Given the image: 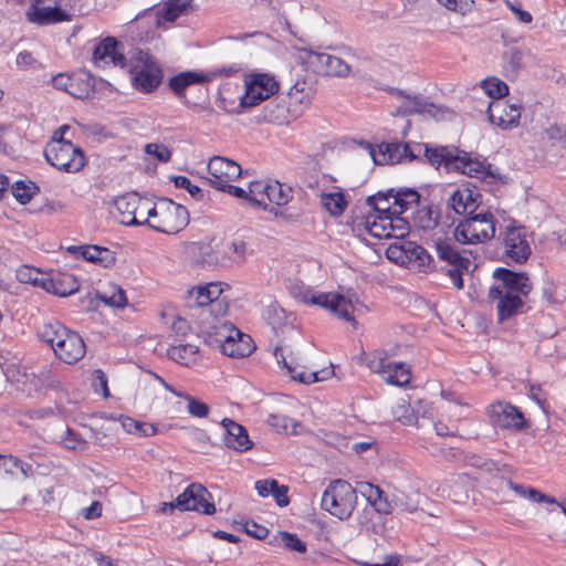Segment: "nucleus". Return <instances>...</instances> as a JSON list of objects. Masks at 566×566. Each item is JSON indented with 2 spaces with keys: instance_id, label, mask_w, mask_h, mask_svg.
Here are the masks:
<instances>
[{
  "instance_id": "obj_1",
  "label": "nucleus",
  "mask_w": 566,
  "mask_h": 566,
  "mask_svg": "<svg viewBox=\"0 0 566 566\" xmlns=\"http://www.w3.org/2000/svg\"><path fill=\"white\" fill-rule=\"evenodd\" d=\"M493 277L495 282L489 290V298L495 304L499 321L503 322L521 312L533 284L526 273L504 268H497Z\"/></svg>"
},
{
  "instance_id": "obj_2",
  "label": "nucleus",
  "mask_w": 566,
  "mask_h": 566,
  "mask_svg": "<svg viewBox=\"0 0 566 566\" xmlns=\"http://www.w3.org/2000/svg\"><path fill=\"white\" fill-rule=\"evenodd\" d=\"M193 11V0H167L161 6L142 13L133 21L127 32L133 41L146 42L153 28L168 29L175 21Z\"/></svg>"
},
{
  "instance_id": "obj_3",
  "label": "nucleus",
  "mask_w": 566,
  "mask_h": 566,
  "mask_svg": "<svg viewBox=\"0 0 566 566\" xmlns=\"http://www.w3.org/2000/svg\"><path fill=\"white\" fill-rule=\"evenodd\" d=\"M38 334L39 338L53 349L55 356L66 364H74L85 355L82 337L60 322L43 324Z\"/></svg>"
},
{
  "instance_id": "obj_4",
  "label": "nucleus",
  "mask_w": 566,
  "mask_h": 566,
  "mask_svg": "<svg viewBox=\"0 0 566 566\" xmlns=\"http://www.w3.org/2000/svg\"><path fill=\"white\" fill-rule=\"evenodd\" d=\"M431 247L438 261L436 269L448 276L457 290H462L464 287L462 276L470 272L471 260L455 249L451 238H443L438 232L431 238Z\"/></svg>"
},
{
  "instance_id": "obj_5",
  "label": "nucleus",
  "mask_w": 566,
  "mask_h": 566,
  "mask_svg": "<svg viewBox=\"0 0 566 566\" xmlns=\"http://www.w3.org/2000/svg\"><path fill=\"white\" fill-rule=\"evenodd\" d=\"M295 298L304 304L316 305L322 308L329 311L336 317L344 319L354 326L357 325L356 319L353 316L354 303L350 298L345 297L338 293H318L306 286H295L293 289Z\"/></svg>"
},
{
  "instance_id": "obj_6",
  "label": "nucleus",
  "mask_w": 566,
  "mask_h": 566,
  "mask_svg": "<svg viewBox=\"0 0 566 566\" xmlns=\"http://www.w3.org/2000/svg\"><path fill=\"white\" fill-rule=\"evenodd\" d=\"M223 284L221 282H211L206 285L192 287L187 292V306L198 311L197 321L206 317V314H227L228 300L222 295Z\"/></svg>"
},
{
  "instance_id": "obj_7",
  "label": "nucleus",
  "mask_w": 566,
  "mask_h": 566,
  "mask_svg": "<svg viewBox=\"0 0 566 566\" xmlns=\"http://www.w3.org/2000/svg\"><path fill=\"white\" fill-rule=\"evenodd\" d=\"M359 493L367 500V502L380 514H389L395 507L406 512H415L419 505L418 493L407 494L403 491L397 490L389 501L384 491L369 482H358Z\"/></svg>"
},
{
  "instance_id": "obj_8",
  "label": "nucleus",
  "mask_w": 566,
  "mask_h": 566,
  "mask_svg": "<svg viewBox=\"0 0 566 566\" xmlns=\"http://www.w3.org/2000/svg\"><path fill=\"white\" fill-rule=\"evenodd\" d=\"M357 492L358 488L354 489L347 481L335 480L324 491L321 506L339 520H346L356 507Z\"/></svg>"
},
{
  "instance_id": "obj_9",
  "label": "nucleus",
  "mask_w": 566,
  "mask_h": 566,
  "mask_svg": "<svg viewBox=\"0 0 566 566\" xmlns=\"http://www.w3.org/2000/svg\"><path fill=\"white\" fill-rule=\"evenodd\" d=\"M44 156L50 165L66 172H77L85 165L83 150L64 138L52 137Z\"/></svg>"
},
{
  "instance_id": "obj_10",
  "label": "nucleus",
  "mask_w": 566,
  "mask_h": 566,
  "mask_svg": "<svg viewBox=\"0 0 566 566\" xmlns=\"http://www.w3.org/2000/svg\"><path fill=\"white\" fill-rule=\"evenodd\" d=\"M132 59L134 64L129 73L133 86L143 93L154 92L163 80L159 64L148 52L142 50H138Z\"/></svg>"
},
{
  "instance_id": "obj_11",
  "label": "nucleus",
  "mask_w": 566,
  "mask_h": 566,
  "mask_svg": "<svg viewBox=\"0 0 566 566\" xmlns=\"http://www.w3.org/2000/svg\"><path fill=\"white\" fill-rule=\"evenodd\" d=\"M531 235L525 227L514 221L507 224L500 232L503 256L506 262L522 264L527 261L532 253Z\"/></svg>"
},
{
  "instance_id": "obj_12",
  "label": "nucleus",
  "mask_w": 566,
  "mask_h": 566,
  "mask_svg": "<svg viewBox=\"0 0 566 566\" xmlns=\"http://www.w3.org/2000/svg\"><path fill=\"white\" fill-rule=\"evenodd\" d=\"M495 234L492 213L482 212L461 221L453 231L454 239L463 244H476L491 240Z\"/></svg>"
},
{
  "instance_id": "obj_13",
  "label": "nucleus",
  "mask_w": 566,
  "mask_h": 566,
  "mask_svg": "<svg viewBox=\"0 0 566 566\" xmlns=\"http://www.w3.org/2000/svg\"><path fill=\"white\" fill-rule=\"evenodd\" d=\"M153 229L166 234H175L189 223L188 210L170 199L163 198L154 209Z\"/></svg>"
},
{
  "instance_id": "obj_14",
  "label": "nucleus",
  "mask_w": 566,
  "mask_h": 566,
  "mask_svg": "<svg viewBox=\"0 0 566 566\" xmlns=\"http://www.w3.org/2000/svg\"><path fill=\"white\" fill-rule=\"evenodd\" d=\"M297 60L314 73L323 76L345 77L350 72V66L343 59L325 52L301 49Z\"/></svg>"
},
{
  "instance_id": "obj_15",
  "label": "nucleus",
  "mask_w": 566,
  "mask_h": 566,
  "mask_svg": "<svg viewBox=\"0 0 566 566\" xmlns=\"http://www.w3.org/2000/svg\"><path fill=\"white\" fill-rule=\"evenodd\" d=\"M274 356L281 368L285 370V374L289 375L291 379L301 384L311 385L324 381L332 378L334 375L332 365L318 371H305L304 366L301 365V358L294 353L285 355L282 348H275Z\"/></svg>"
},
{
  "instance_id": "obj_16",
  "label": "nucleus",
  "mask_w": 566,
  "mask_h": 566,
  "mask_svg": "<svg viewBox=\"0 0 566 566\" xmlns=\"http://www.w3.org/2000/svg\"><path fill=\"white\" fill-rule=\"evenodd\" d=\"M245 92L240 96L239 107H253L279 91V83L268 73H252L244 78Z\"/></svg>"
},
{
  "instance_id": "obj_17",
  "label": "nucleus",
  "mask_w": 566,
  "mask_h": 566,
  "mask_svg": "<svg viewBox=\"0 0 566 566\" xmlns=\"http://www.w3.org/2000/svg\"><path fill=\"white\" fill-rule=\"evenodd\" d=\"M6 375L7 378L15 385L18 390L27 395H32L33 392L54 385V377L48 368L35 373L31 368L13 366L8 368Z\"/></svg>"
},
{
  "instance_id": "obj_18",
  "label": "nucleus",
  "mask_w": 566,
  "mask_h": 566,
  "mask_svg": "<svg viewBox=\"0 0 566 566\" xmlns=\"http://www.w3.org/2000/svg\"><path fill=\"white\" fill-rule=\"evenodd\" d=\"M227 314H206L197 321L198 331L205 343L214 348L231 335L239 336V329L226 318Z\"/></svg>"
},
{
  "instance_id": "obj_19",
  "label": "nucleus",
  "mask_w": 566,
  "mask_h": 566,
  "mask_svg": "<svg viewBox=\"0 0 566 566\" xmlns=\"http://www.w3.org/2000/svg\"><path fill=\"white\" fill-rule=\"evenodd\" d=\"M368 367L389 385L403 387L411 379L409 367L403 363L390 361L384 352H375L368 360Z\"/></svg>"
},
{
  "instance_id": "obj_20",
  "label": "nucleus",
  "mask_w": 566,
  "mask_h": 566,
  "mask_svg": "<svg viewBox=\"0 0 566 566\" xmlns=\"http://www.w3.org/2000/svg\"><path fill=\"white\" fill-rule=\"evenodd\" d=\"M365 147L376 165H396L418 158L416 144L410 146L403 143H384L375 148L367 143Z\"/></svg>"
},
{
  "instance_id": "obj_21",
  "label": "nucleus",
  "mask_w": 566,
  "mask_h": 566,
  "mask_svg": "<svg viewBox=\"0 0 566 566\" xmlns=\"http://www.w3.org/2000/svg\"><path fill=\"white\" fill-rule=\"evenodd\" d=\"M395 213L390 216L377 217L376 219H367L366 228L368 232L378 239H402L409 233L408 221Z\"/></svg>"
},
{
  "instance_id": "obj_22",
  "label": "nucleus",
  "mask_w": 566,
  "mask_h": 566,
  "mask_svg": "<svg viewBox=\"0 0 566 566\" xmlns=\"http://www.w3.org/2000/svg\"><path fill=\"white\" fill-rule=\"evenodd\" d=\"M488 415L491 423L501 429L521 431L527 427L522 411L510 402H493L488 408Z\"/></svg>"
},
{
  "instance_id": "obj_23",
  "label": "nucleus",
  "mask_w": 566,
  "mask_h": 566,
  "mask_svg": "<svg viewBox=\"0 0 566 566\" xmlns=\"http://www.w3.org/2000/svg\"><path fill=\"white\" fill-rule=\"evenodd\" d=\"M241 174V166L232 159L214 156L208 163V181L218 190L228 187Z\"/></svg>"
},
{
  "instance_id": "obj_24",
  "label": "nucleus",
  "mask_w": 566,
  "mask_h": 566,
  "mask_svg": "<svg viewBox=\"0 0 566 566\" xmlns=\"http://www.w3.org/2000/svg\"><path fill=\"white\" fill-rule=\"evenodd\" d=\"M211 495L207 489L198 483H192L176 499V506L181 511H197L207 515L216 512L214 504L210 502Z\"/></svg>"
},
{
  "instance_id": "obj_25",
  "label": "nucleus",
  "mask_w": 566,
  "mask_h": 566,
  "mask_svg": "<svg viewBox=\"0 0 566 566\" xmlns=\"http://www.w3.org/2000/svg\"><path fill=\"white\" fill-rule=\"evenodd\" d=\"M522 105L518 102L497 99L489 104L488 115L492 124L501 129H512L518 126Z\"/></svg>"
},
{
  "instance_id": "obj_26",
  "label": "nucleus",
  "mask_w": 566,
  "mask_h": 566,
  "mask_svg": "<svg viewBox=\"0 0 566 566\" xmlns=\"http://www.w3.org/2000/svg\"><path fill=\"white\" fill-rule=\"evenodd\" d=\"M93 62L97 67L126 66L123 45L113 36L102 40L93 51Z\"/></svg>"
},
{
  "instance_id": "obj_27",
  "label": "nucleus",
  "mask_w": 566,
  "mask_h": 566,
  "mask_svg": "<svg viewBox=\"0 0 566 566\" xmlns=\"http://www.w3.org/2000/svg\"><path fill=\"white\" fill-rule=\"evenodd\" d=\"M451 165L453 166V170L461 171L471 178L480 180L494 179L491 165L488 164L485 159L472 156L471 154L458 150L457 157Z\"/></svg>"
},
{
  "instance_id": "obj_28",
  "label": "nucleus",
  "mask_w": 566,
  "mask_h": 566,
  "mask_svg": "<svg viewBox=\"0 0 566 566\" xmlns=\"http://www.w3.org/2000/svg\"><path fill=\"white\" fill-rule=\"evenodd\" d=\"M27 18L31 23L49 25L70 21V15L57 7L45 6L43 0H33L27 10Z\"/></svg>"
},
{
  "instance_id": "obj_29",
  "label": "nucleus",
  "mask_w": 566,
  "mask_h": 566,
  "mask_svg": "<svg viewBox=\"0 0 566 566\" xmlns=\"http://www.w3.org/2000/svg\"><path fill=\"white\" fill-rule=\"evenodd\" d=\"M221 426L224 429L222 440L228 449L244 452L252 448V441L243 426L229 418L222 419Z\"/></svg>"
},
{
  "instance_id": "obj_30",
  "label": "nucleus",
  "mask_w": 566,
  "mask_h": 566,
  "mask_svg": "<svg viewBox=\"0 0 566 566\" xmlns=\"http://www.w3.org/2000/svg\"><path fill=\"white\" fill-rule=\"evenodd\" d=\"M67 251L75 258H83L84 260L101 265L103 268H109L115 264V253L107 248L98 245H71Z\"/></svg>"
},
{
  "instance_id": "obj_31",
  "label": "nucleus",
  "mask_w": 566,
  "mask_h": 566,
  "mask_svg": "<svg viewBox=\"0 0 566 566\" xmlns=\"http://www.w3.org/2000/svg\"><path fill=\"white\" fill-rule=\"evenodd\" d=\"M41 286L49 293L64 297L75 293L80 284L74 275L57 272L51 276L42 277Z\"/></svg>"
},
{
  "instance_id": "obj_32",
  "label": "nucleus",
  "mask_w": 566,
  "mask_h": 566,
  "mask_svg": "<svg viewBox=\"0 0 566 566\" xmlns=\"http://www.w3.org/2000/svg\"><path fill=\"white\" fill-rule=\"evenodd\" d=\"M312 88L304 81H297L287 93V112L301 116L312 102Z\"/></svg>"
},
{
  "instance_id": "obj_33",
  "label": "nucleus",
  "mask_w": 566,
  "mask_h": 566,
  "mask_svg": "<svg viewBox=\"0 0 566 566\" xmlns=\"http://www.w3.org/2000/svg\"><path fill=\"white\" fill-rule=\"evenodd\" d=\"M479 198L476 189L462 186L452 193L449 205L458 214L472 213L478 207Z\"/></svg>"
},
{
  "instance_id": "obj_34",
  "label": "nucleus",
  "mask_w": 566,
  "mask_h": 566,
  "mask_svg": "<svg viewBox=\"0 0 566 566\" xmlns=\"http://www.w3.org/2000/svg\"><path fill=\"white\" fill-rule=\"evenodd\" d=\"M214 348L220 349L229 357L235 358L249 356L254 350L250 336L243 334L240 329L239 336L231 335V337H227V340L221 342V345H217Z\"/></svg>"
},
{
  "instance_id": "obj_35",
  "label": "nucleus",
  "mask_w": 566,
  "mask_h": 566,
  "mask_svg": "<svg viewBox=\"0 0 566 566\" xmlns=\"http://www.w3.org/2000/svg\"><path fill=\"white\" fill-rule=\"evenodd\" d=\"M416 153L418 157L423 153L428 161L437 167L443 165L447 170H453L451 165L457 157L458 149H449L448 147H429L423 144H416Z\"/></svg>"
},
{
  "instance_id": "obj_36",
  "label": "nucleus",
  "mask_w": 566,
  "mask_h": 566,
  "mask_svg": "<svg viewBox=\"0 0 566 566\" xmlns=\"http://www.w3.org/2000/svg\"><path fill=\"white\" fill-rule=\"evenodd\" d=\"M209 83L203 71H186L178 73L169 80V88L179 97L185 96L186 90L195 84Z\"/></svg>"
},
{
  "instance_id": "obj_37",
  "label": "nucleus",
  "mask_w": 566,
  "mask_h": 566,
  "mask_svg": "<svg viewBox=\"0 0 566 566\" xmlns=\"http://www.w3.org/2000/svg\"><path fill=\"white\" fill-rule=\"evenodd\" d=\"M140 197L135 192H129L117 197L114 200V206L119 213V221L125 226H130V222L135 220L136 209L138 208Z\"/></svg>"
},
{
  "instance_id": "obj_38",
  "label": "nucleus",
  "mask_w": 566,
  "mask_h": 566,
  "mask_svg": "<svg viewBox=\"0 0 566 566\" xmlns=\"http://www.w3.org/2000/svg\"><path fill=\"white\" fill-rule=\"evenodd\" d=\"M199 347L196 344H172L167 350L168 356L178 364L189 366L197 361Z\"/></svg>"
},
{
  "instance_id": "obj_39",
  "label": "nucleus",
  "mask_w": 566,
  "mask_h": 566,
  "mask_svg": "<svg viewBox=\"0 0 566 566\" xmlns=\"http://www.w3.org/2000/svg\"><path fill=\"white\" fill-rule=\"evenodd\" d=\"M392 192L388 195L378 193L376 196L368 197L367 205L373 209L367 219H376L377 217L390 216L397 213L395 206L392 205Z\"/></svg>"
},
{
  "instance_id": "obj_40",
  "label": "nucleus",
  "mask_w": 566,
  "mask_h": 566,
  "mask_svg": "<svg viewBox=\"0 0 566 566\" xmlns=\"http://www.w3.org/2000/svg\"><path fill=\"white\" fill-rule=\"evenodd\" d=\"M321 203L333 217H339L347 207V200L342 191L323 192L319 196Z\"/></svg>"
},
{
  "instance_id": "obj_41",
  "label": "nucleus",
  "mask_w": 566,
  "mask_h": 566,
  "mask_svg": "<svg viewBox=\"0 0 566 566\" xmlns=\"http://www.w3.org/2000/svg\"><path fill=\"white\" fill-rule=\"evenodd\" d=\"M268 191V205L285 206L292 199L291 187L282 185L277 180H269Z\"/></svg>"
},
{
  "instance_id": "obj_42",
  "label": "nucleus",
  "mask_w": 566,
  "mask_h": 566,
  "mask_svg": "<svg viewBox=\"0 0 566 566\" xmlns=\"http://www.w3.org/2000/svg\"><path fill=\"white\" fill-rule=\"evenodd\" d=\"M269 180H256L252 181L249 185V202L251 206L259 207L263 210L268 209V199L266 196Z\"/></svg>"
},
{
  "instance_id": "obj_43",
  "label": "nucleus",
  "mask_w": 566,
  "mask_h": 566,
  "mask_svg": "<svg viewBox=\"0 0 566 566\" xmlns=\"http://www.w3.org/2000/svg\"><path fill=\"white\" fill-rule=\"evenodd\" d=\"M391 197L392 205L395 206V211L397 213H403L408 209L418 205L420 198L419 193L412 189L397 191L396 193H392Z\"/></svg>"
},
{
  "instance_id": "obj_44",
  "label": "nucleus",
  "mask_w": 566,
  "mask_h": 566,
  "mask_svg": "<svg viewBox=\"0 0 566 566\" xmlns=\"http://www.w3.org/2000/svg\"><path fill=\"white\" fill-rule=\"evenodd\" d=\"M407 248L409 249V261L418 262V265L424 271L436 269L434 259L423 249L415 242L408 241Z\"/></svg>"
},
{
  "instance_id": "obj_45",
  "label": "nucleus",
  "mask_w": 566,
  "mask_h": 566,
  "mask_svg": "<svg viewBox=\"0 0 566 566\" xmlns=\"http://www.w3.org/2000/svg\"><path fill=\"white\" fill-rule=\"evenodd\" d=\"M154 209H156V203H153L149 199L140 197L138 208L133 214L135 216V220L130 222V226L147 224L153 229V220L155 217Z\"/></svg>"
},
{
  "instance_id": "obj_46",
  "label": "nucleus",
  "mask_w": 566,
  "mask_h": 566,
  "mask_svg": "<svg viewBox=\"0 0 566 566\" xmlns=\"http://www.w3.org/2000/svg\"><path fill=\"white\" fill-rule=\"evenodd\" d=\"M92 91V81L85 75H72V83L69 86L67 93L76 98H85Z\"/></svg>"
},
{
  "instance_id": "obj_47",
  "label": "nucleus",
  "mask_w": 566,
  "mask_h": 566,
  "mask_svg": "<svg viewBox=\"0 0 566 566\" xmlns=\"http://www.w3.org/2000/svg\"><path fill=\"white\" fill-rule=\"evenodd\" d=\"M481 87L486 95L494 98V101L502 99L509 93V86L503 81L496 77H490L481 82Z\"/></svg>"
},
{
  "instance_id": "obj_48",
  "label": "nucleus",
  "mask_w": 566,
  "mask_h": 566,
  "mask_svg": "<svg viewBox=\"0 0 566 566\" xmlns=\"http://www.w3.org/2000/svg\"><path fill=\"white\" fill-rule=\"evenodd\" d=\"M392 416L402 424L411 426L417 423V418L406 400H400L392 407Z\"/></svg>"
},
{
  "instance_id": "obj_49",
  "label": "nucleus",
  "mask_w": 566,
  "mask_h": 566,
  "mask_svg": "<svg viewBox=\"0 0 566 566\" xmlns=\"http://www.w3.org/2000/svg\"><path fill=\"white\" fill-rule=\"evenodd\" d=\"M405 109L409 113L429 114L434 116L437 106L432 103L424 101L422 97H409L405 104Z\"/></svg>"
},
{
  "instance_id": "obj_50",
  "label": "nucleus",
  "mask_w": 566,
  "mask_h": 566,
  "mask_svg": "<svg viewBox=\"0 0 566 566\" xmlns=\"http://www.w3.org/2000/svg\"><path fill=\"white\" fill-rule=\"evenodd\" d=\"M36 186L33 182L25 184L17 181L12 185L11 191L13 197L22 205L28 203L35 193Z\"/></svg>"
},
{
  "instance_id": "obj_51",
  "label": "nucleus",
  "mask_w": 566,
  "mask_h": 566,
  "mask_svg": "<svg viewBox=\"0 0 566 566\" xmlns=\"http://www.w3.org/2000/svg\"><path fill=\"white\" fill-rule=\"evenodd\" d=\"M99 298L105 304L114 307H124L127 303L125 291L117 285H113L108 292H103Z\"/></svg>"
},
{
  "instance_id": "obj_52",
  "label": "nucleus",
  "mask_w": 566,
  "mask_h": 566,
  "mask_svg": "<svg viewBox=\"0 0 566 566\" xmlns=\"http://www.w3.org/2000/svg\"><path fill=\"white\" fill-rule=\"evenodd\" d=\"M438 212L431 208H423L418 210L416 222L417 226L423 230H433L438 223Z\"/></svg>"
},
{
  "instance_id": "obj_53",
  "label": "nucleus",
  "mask_w": 566,
  "mask_h": 566,
  "mask_svg": "<svg viewBox=\"0 0 566 566\" xmlns=\"http://www.w3.org/2000/svg\"><path fill=\"white\" fill-rule=\"evenodd\" d=\"M45 277L41 272H39L34 268H30L28 265H23L17 271V279L21 283L33 284L41 286V280Z\"/></svg>"
},
{
  "instance_id": "obj_54",
  "label": "nucleus",
  "mask_w": 566,
  "mask_h": 566,
  "mask_svg": "<svg viewBox=\"0 0 566 566\" xmlns=\"http://www.w3.org/2000/svg\"><path fill=\"white\" fill-rule=\"evenodd\" d=\"M407 242H402L400 244L394 243L390 244L386 251L387 258L396 263H406L409 261V249L407 248Z\"/></svg>"
},
{
  "instance_id": "obj_55",
  "label": "nucleus",
  "mask_w": 566,
  "mask_h": 566,
  "mask_svg": "<svg viewBox=\"0 0 566 566\" xmlns=\"http://www.w3.org/2000/svg\"><path fill=\"white\" fill-rule=\"evenodd\" d=\"M184 398L188 402L187 410L192 417H196V418L208 417L210 408L206 402L200 401L189 395H184Z\"/></svg>"
},
{
  "instance_id": "obj_56",
  "label": "nucleus",
  "mask_w": 566,
  "mask_h": 566,
  "mask_svg": "<svg viewBox=\"0 0 566 566\" xmlns=\"http://www.w3.org/2000/svg\"><path fill=\"white\" fill-rule=\"evenodd\" d=\"M280 542L284 547L291 551H295L297 553H304L306 551V545L302 542L296 535L290 534L287 532H281L279 534Z\"/></svg>"
},
{
  "instance_id": "obj_57",
  "label": "nucleus",
  "mask_w": 566,
  "mask_h": 566,
  "mask_svg": "<svg viewBox=\"0 0 566 566\" xmlns=\"http://www.w3.org/2000/svg\"><path fill=\"white\" fill-rule=\"evenodd\" d=\"M145 151L149 156L157 158L160 163L169 161L171 151L167 146L157 143H150L145 146Z\"/></svg>"
},
{
  "instance_id": "obj_58",
  "label": "nucleus",
  "mask_w": 566,
  "mask_h": 566,
  "mask_svg": "<svg viewBox=\"0 0 566 566\" xmlns=\"http://www.w3.org/2000/svg\"><path fill=\"white\" fill-rule=\"evenodd\" d=\"M93 387L96 392H102L103 397H109V390L107 387V378L103 370L96 369L93 373Z\"/></svg>"
},
{
  "instance_id": "obj_59",
  "label": "nucleus",
  "mask_w": 566,
  "mask_h": 566,
  "mask_svg": "<svg viewBox=\"0 0 566 566\" xmlns=\"http://www.w3.org/2000/svg\"><path fill=\"white\" fill-rule=\"evenodd\" d=\"M277 489V481L273 479L259 480L255 482V490L260 496H269Z\"/></svg>"
},
{
  "instance_id": "obj_60",
  "label": "nucleus",
  "mask_w": 566,
  "mask_h": 566,
  "mask_svg": "<svg viewBox=\"0 0 566 566\" xmlns=\"http://www.w3.org/2000/svg\"><path fill=\"white\" fill-rule=\"evenodd\" d=\"M506 7L515 14L516 19L522 23H531L533 20L532 14L521 8L520 3L505 0Z\"/></svg>"
},
{
  "instance_id": "obj_61",
  "label": "nucleus",
  "mask_w": 566,
  "mask_h": 566,
  "mask_svg": "<svg viewBox=\"0 0 566 566\" xmlns=\"http://www.w3.org/2000/svg\"><path fill=\"white\" fill-rule=\"evenodd\" d=\"M239 70L240 69L238 65H231V66L216 67V69L205 72V73H206V76L209 77V83H210L213 80H216L217 77L231 76V75L235 74L237 72H239Z\"/></svg>"
},
{
  "instance_id": "obj_62",
  "label": "nucleus",
  "mask_w": 566,
  "mask_h": 566,
  "mask_svg": "<svg viewBox=\"0 0 566 566\" xmlns=\"http://www.w3.org/2000/svg\"><path fill=\"white\" fill-rule=\"evenodd\" d=\"M63 444L71 450L82 449L85 444L84 440H81L73 431L67 429L65 436L62 438Z\"/></svg>"
},
{
  "instance_id": "obj_63",
  "label": "nucleus",
  "mask_w": 566,
  "mask_h": 566,
  "mask_svg": "<svg viewBox=\"0 0 566 566\" xmlns=\"http://www.w3.org/2000/svg\"><path fill=\"white\" fill-rule=\"evenodd\" d=\"M175 185L178 188L186 189L192 197H197L201 193V189L193 185L190 179L185 176H177L175 178Z\"/></svg>"
},
{
  "instance_id": "obj_64",
  "label": "nucleus",
  "mask_w": 566,
  "mask_h": 566,
  "mask_svg": "<svg viewBox=\"0 0 566 566\" xmlns=\"http://www.w3.org/2000/svg\"><path fill=\"white\" fill-rule=\"evenodd\" d=\"M528 499L532 502H536V503H547V504H556V505H558L560 503V502H557V500L555 497L546 495L535 489H530Z\"/></svg>"
}]
</instances>
